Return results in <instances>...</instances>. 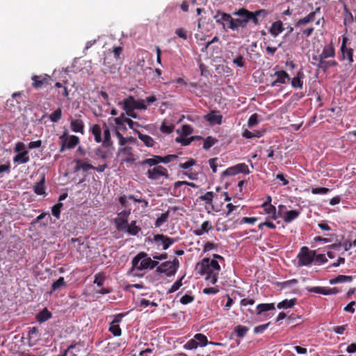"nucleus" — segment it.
I'll list each match as a JSON object with an SVG mask.
<instances>
[{
    "instance_id": "f03ea898",
    "label": "nucleus",
    "mask_w": 356,
    "mask_h": 356,
    "mask_svg": "<svg viewBox=\"0 0 356 356\" xmlns=\"http://www.w3.org/2000/svg\"><path fill=\"white\" fill-rule=\"evenodd\" d=\"M131 264L132 269H136L138 270L153 269L159 264L158 261L152 259L145 252H140L137 254L133 258Z\"/></svg>"
},
{
    "instance_id": "7c9ffc66",
    "label": "nucleus",
    "mask_w": 356,
    "mask_h": 356,
    "mask_svg": "<svg viewBox=\"0 0 356 356\" xmlns=\"http://www.w3.org/2000/svg\"><path fill=\"white\" fill-rule=\"evenodd\" d=\"M212 225L209 221H204L202 223L200 229L194 231L196 236H202L204 233H207L209 230L213 229Z\"/></svg>"
},
{
    "instance_id": "4be33fe9",
    "label": "nucleus",
    "mask_w": 356,
    "mask_h": 356,
    "mask_svg": "<svg viewBox=\"0 0 356 356\" xmlns=\"http://www.w3.org/2000/svg\"><path fill=\"white\" fill-rule=\"evenodd\" d=\"M70 128L74 132L83 134L84 129V123L81 119L72 120L70 122Z\"/></svg>"
},
{
    "instance_id": "20e7f679",
    "label": "nucleus",
    "mask_w": 356,
    "mask_h": 356,
    "mask_svg": "<svg viewBox=\"0 0 356 356\" xmlns=\"http://www.w3.org/2000/svg\"><path fill=\"white\" fill-rule=\"evenodd\" d=\"M130 213V210H124L118 213L117 217L114 218L113 221L118 231L125 232L127 225L129 224L128 218Z\"/></svg>"
},
{
    "instance_id": "2eb2a0df",
    "label": "nucleus",
    "mask_w": 356,
    "mask_h": 356,
    "mask_svg": "<svg viewBox=\"0 0 356 356\" xmlns=\"http://www.w3.org/2000/svg\"><path fill=\"white\" fill-rule=\"evenodd\" d=\"M346 38H343L341 46V51L343 59L348 60L349 63L353 62V51L351 48H347L346 46Z\"/></svg>"
},
{
    "instance_id": "dca6fc26",
    "label": "nucleus",
    "mask_w": 356,
    "mask_h": 356,
    "mask_svg": "<svg viewBox=\"0 0 356 356\" xmlns=\"http://www.w3.org/2000/svg\"><path fill=\"white\" fill-rule=\"evenodd\" d=\"M320 7H318L315 9L314 12L310 13L306 17L300 19L296 23V26H300L302 25L312 22L315 19V17L317 13L320 12Z\"/></svg>"
},
{
    "instance_id": "774afa93",
    "label": "nucleus",
    "mask_w": 356,
    "mask_h": 356,
    "mask_svg": "<svg viewBox=\"0 0 356 356\" xmlns=\"http://www.w3.org/2000/svg\"><path fill=\"white\" fill-rule=\"evenodd\" d=\"M254 13L260 19V20L266 18L269 14V12L265 9L257 10L254 11Z\"/></svg>"
},
{
    "instance_id": "ddd939ff",
    "label": "nucleus",
    "mask_w": 356,
    "mask_h": 356,
    "mask_svg": "<svg viewBox=\"0 0 356 356\" xmlns=\"http://www.w3.org/2000/svg\"><path fill=\"white\" fill-rule=\"evenodd\" d=\"M321 59L323 62H327L328 58H333L335 56V49L332 43L326 45L323 49L322 52L320 54Z\"/></svg>"
},
{
    "instance_id": "338daca9",
    "label": "nucleus",
    "mask_w": 356,
    "mask_h": 356,
    "mask_svg": "<svg viewBox=\"0 0 356 356\" xmlns=\"http://www.w3.org/2000/svg\"><path fill=\"white\" fill-rule=\"evenodd\" d=\"M127 314V313H120L114 315L113 320L110 323L118 325V323H120L122 321L123 317L125 316Z\"/></svg>"
},
{
    "instance_id": "4c0bfd02",
    "label": "nucleus",
    "mask_w": 356,
    "mask_h": 356,
    "mask_svg": "<svg viewBox=\"0 0 356 356\" xmlns=\"http://www.w3.org/2000/svg\"><path fill=\"white\" fill-rule=\"evenodd\" d=\"M297 300L292 298L291 300L285 299L279 302L277 305L278 309H288L292 308L296 304Z\"/></svg>"
},
{
    "instance_id": "bf43d9fd",
    "label": "nucleus",
    "mask_w": 356,
    "mask_h": 356,
    "mask_svg": "<svg viewBox=\"0 0 356 356\" xmlns=\"http://www.w3.org/2000/svg\"><path fill=\"white\" fill-rule=\"evenodd\" d=\"M258 124V115L257 113L252 114L248 121L249 127H252Z\"/></svg>"
},
{
    "instance_id": "2f4dec72",
    "label": "nucleus",
    "mask_w": 356,
    "mask_h": 356,
    "mask_svg": "<svg viewBox=\"0 0 356 356\" xmlns=\"http://www.w3.org/2000/svg\"><path fill=\"white\" fill-rule=\"evenodd\" d=\"M140 231L141 228L136 225V220H133L130 224H128L125 229V232L131 236H136Z\"/></svg>"
},
{
    "instance_id": "0e129e2a",
    "label": "nucleus",
    "mask_w": 356,
    "mask_h": 356,
    "mask_svg": "<svg viewBox=\"0 0 356 356\" xmlns=\"http://www.w3.org/2000/svg\"><path fill=\"white\" fill-rule=\"evenodd\" d=\"M233 63L239 67H243L245 66L243 56L241 55H238L233 60Z\"/></svg>"
},
{
    "instance_id": "5fc2aeb1",
    "label": "nucleus",
    "mask_w": 356,
    "mask_h": 356,
    "mask_svg": "<svg viewBox=\"0 0 356 356\" xmlns=\"http://www.w3.org/2000/svg\"><path fill=\"white\" fill-rule=\"evenodd\" d=\"M198 347L197 343H196L194 337L189 341H188L186 344L184 346V348L186 350H193L196 349Z\"/></svg>"
},
{
    "instance_id": "37998d69",
    "label": "nucleus",
    "mask_w": 356,
    "mask_h": 356,
    "mask_svg": "<svg viewBox=\"0 0 356 356\" xmlns=\"http://www.w3.org/2000/svg\"><path fill=\"white\" fill-rule=\"evenodd\" d=\"M215 196V193L212 191L207 192L204 195H201L199 199L202 201H204L206 204L209 205L213 204V198Z\"/></svg>"
},
{
    "instance_id": "e433bc0d",
    "label": "nucleus",
    "mask_w": 356,
    "mask_h": 356,
    "mask_svg": "<svg viewBox=\"0 0 356 356\" xmlns=\"http://www.w3.org/2000/svg\"><path fill=\"white\" fill-rule=\"evenodd\" d=\"M91 132L95 137L96 143H101L102 141V129L99 124H94L91 127Z\"/></svg>"
},
{
    "instance_id": "6ab92c4d",
    "label": "nucleus",
    "mask_w": 356,
    "mask_h": 356,
    "mask_svg": "<svg viewBox=\"0 0 356 356\" xmlns=\"http://www.w3.org/2000/svg\"><path fill=\"white\" fill-rule=\"evenodd\" d=\"M136 99L133 96L124 99L122 102H120L119 104L122 106L123 110L132 111L135 110Z\"/></svg>"
},
{
    "instance_id": "a18cd8bd",
    "label": "nucleus",
    "mask_w": 356,
    "mask_h": 356,
    "mask_svg": "<svg viewBox=\"0 0 356 356\" xmlns=\"http://www.w3.org/2000/svg\"><path fill=\"white\" fill-rule=\"evenodd\" d=\"M170 212L169 211H165V213H162L161 216H159L156 222H155V227H161L164 222H165L169 218Z\"/></svg>"
},
{
    "instance_id": "aec40b11",
    "label": "nucleus",
    "mask_w": 356,
    "mask_h": 356,
    "mask_svg": "<svg viewBox=\"0 0 356 356\" xmlns=\"http://www.w3.org/2000/svg\"><path fill=\"white\" fill-rule=\"evenodd\" d=\"M284 31L283 23L282 21L278 20L273 22L269 29V33L274 37H277L280 33Z\"/></svg>"
},
{
    "instance_id": "4d7b16f0",
    "label": "nucleus",
    "mask_w": 356,
    "mask_h": 356,
    "mask_svg": "<svg viewBox=\"0 0 356 356\" xmlns=\"http://www.w3.org/2000/svg\"><path fill=\"white\" fill-rule=\"evenodd\" d=\"M174 125H167L165 122H163L161 126L160 130L162 133L165 134H170L174 130Z\"/></svg>"
},
{
    "instance_id": "79ce46f5",
    "label": "nucleus",
    "mask_w": 356,
    "mask_h": 356,
    "mask_svg": "<svg viewBox=\"0 0 356 356\" xmlns=\"http://www.w3.org/2000/svg\"><path fill=\"white\" fill-rule=\"evenodd\" d=\"M62 118V109L61 108H58L56 109L53 113H51L49 115V118L50 119L51 122L54 123L58 122Z\"/></svg>"
},
{
    "instance_id": "49530a36",
    "label": "nucleus",
    "mask_w": 356,
    "mask_h": 356,
    "mask_svg": "<svg viewBox=\"0 0 356 356\" xmlns=\"http://www.w3.org/2000/svg\"><path fill=\"white\" fill-rule=\"evenodd\" d=\"M108 331L111 332L114 337H120L122 334V330L118 324L110 323Z\"/></svg>"
},
{
    "instance_id": "72a5a7b5",
    "label": "nucleus",
    "mask_w": 356,
    "mask_h": 356,
    "mask_svg": "<svg viewBox=\"0 0 356 356\" xmlns=\"http://www.w3.org/2000/svg\"><path fill=\"white\" fill-rule=\"evenodd\" d=\"M138 138L140 140L143 142L145 146L148 147H152L154 145V140L149 136L143 134L140 131H137Z\"/></svg>"
},
{
    "instance_id": "f8f14e48",
    "label": "nucleus",
    "mask_w": 356,
    "mask_h": 356,
    "mask_svg": "<svg viewBox=\"0 0 356 356\" xmlns=\"http://www.w3.org/2000/svg\"><path fill=\"white\" fill-rule=\"evenodd\" d=\"M261 207L263 208L264 211L268 216L267 220H276L279 216H281L280 212L277 213L276 208L274 205H269L267 204H262Z\"/></svg>"
},
{
    "instance_id": "052dcab7",
    "label": "nucleus",
    "mask_w": 356,
    "mask_h": 356,
    "mask_svg": "<svg viewBox=\"0 0 356 356\" xmlns=\"http://www.w3.org/2000/svg\"><path fill=\"white\" fill-rule=\"evenodd\" d=\"M270 324V322H268L266 324H263V325H260L254 327V332L255 334L263 333L268 327Z\"/></svg>"
},
{
    "instance_id": "39448f33",
    "label": "nucleus",
    "mask_w": 356,
    "mask_h": 356,
    "mask_svg": "<svg viewBox=\"0 0 356 356\" xmlns=\"http://www.w3.org/2000/svg\"><path fill=\"white\" fill-rule=\"evenodd\" d=\"M148 179L151 180H157L161 177L168 178V170L162 165H157L149 168L146 173Z\"/></svg>"
},
{
    "instance_id": "a211bd4d",
    "label": "nucleus",
    "mask_w": 356,
    "mask_h": 356,
    "mask_svg": "<svg viewBox=\"0 0 356 356\" xmlns=\"http://www.w3.org/2000/svg\"><path fill=\"white\" fill-rule=\"evenodd\" d=\"M205 119L211 124H221L222 115L217 114L216 111H213L205 115Z\"/></svg>"
},
{
    "instance_id": "a878e982",
    "label": "nucleus",
    "mask_w": 356,
    "mask_h": 356,
    "mask_svg": "<svg viewBox=\"0 0 356 356\" xmlns=\"http://www.w3.org/2000/svg\"><path fill=\"white\" fill-rule=\"evenodd\" d=\"M300 215V211L297 210H291L285 212L283 216V220L285 223H290L296 219Z\"/></svg>"
},
{
    "instance_id": "c03bdc74",
    "label": "nucleus",
    "mask_w": 356,
    "mask_h": 356,
    "mask_svg": "<svg viewBox=\"0 0 356 356\" xmlns=\"http://www.w3.org/2000/svg\"><path fill=\"white\" fill-rule=\"evenodd\" d=\"M235 168L237 174L243 173L244 175H249L250 173L248 166L244 163L235 165Z\"/></svg>"
},
{
    "instance_id": "3c124183",
    "label": "nucleus",
    "mask_w": 356,
    "mask_h": 356,
    "mask_svg": "<svg viewBox=\"0 0 356 356\" xmlns=\"http://www.w3.org/2000/svg\"><path fill=\"white\" fill-rule=\"evenodd\" d=\"M177 158L176 154H168L165 156H159V158H157L160 163H168L175 161Z\"/></svg>"
},
{
    "instance_id": "de8ad7c7",
    "label": "nucleus",
    "mask_w": 356,
    "mask_h": 356,
    "mask_svg": "<svg viewBox=\"0 0 356 356\" xmlns=\"http://www.w3.org/2000/svg\"><path fill=\"white\" fill-rule=\"evenodd\" d=\"M217 139L211 137V136H208L204 141V144H203V148L206 150H208L213 145H214L216 144V143H217Z\"/></svg>"
},
{
    "instance_id": "cd10ccee",
    "label": "nucleus",
    "mask_w": 356,
    "mask_h": 356,
    "mask_svg": "<svg viewBox=\"0 0 356 356\" xmlns=\"http://www.w3.org/2000/svg\"><path fill=\"white\" fill-rule=\"evenodd\" d=\"M44 182L45 176L44 175H42L41 179L38 182H37L33 187V191L35 193L40 195L45 193Z\"/></svg>"
},
{
    "instance_id": "393cba45",
    "label": "nucleus",
    "mask_w": 356,
    "mask_h": 356,
    "mask_svg": "<svg viewBox=\"0 0 356 356\" xmlns=\"http://www.w3.org/2000/svg\"><path fill=\"white\" fill-rule=\"evenodd\" d=\"M194 339H195L196 343H197L198 346L204 347L206 346L208 343H211L213 345H218V343L209 342L207 337L201 333H198L195 334Z\"/></svg>"
},
{
    "instance_id": "c85d7f7f",
    "label": "nucleus",
    "mask_w": 356,
    "mask_h": 356,
    "mask_svg": "<svg viewBox=\"0 0 356 356\" xmlns=\"http://www.w3.org/2000/svg\"><path fill=\"white\" fill-rule=\"evenodd\" d=\"M213 18L216 19L217 23L222 24L223 28L225 29L227 24L225 23V21H227L229 19V14L218 11L217 13L213 16Z\"/></svg>"
},
{
    "instance_id": "b1692460",
    "label": "nucleus",
    "mask_w": 356,
    "mask_h": 356,
    "mask_svg": "<svg viewBox=\"0 0 356 356\" xmlns=\"http://www.w3.org/2000/svg\"><path fill=\"white\" fill-rule=\"evenodd\" d=\"M247 24L246 17L234 18V21L230 24V29L237 30L239 27L245 28Z\"/></svg>"
},
{
    "instance_id": "6e6552de",
    "label": "nucleus",
    "mask_w": 356,
    "mask_h": 356,
    "mask_svg": "<svg viewBox=\"0 0 356 356\" xmlns=\"http://www.w3.org/2000/svg\"><path fill=\"white\" fill-rule=\"evenodd\" d=\"M234 15H237L241 17H246L247 24L252 21L256 26L259 25L260 19L256 15L254 12L250 11L246 8H240L237 11L234 13Z\"/></svg>"
},
{
    "instance_id": "603ef678",
    "label": "nucleus",
    "mask_w": 356,
    "mask_h": 356,
    "mask_svg": "<svg viewBox=\"0 0 356 356\" xmlns=\"http://www.w3.org/2000/svg\"><path fill=\"white\" fill-rule=\"evenodd\" d=\"M184 275L182 276L179 280H177L168 290V293H172L177 291L181 286H182V280L184 279Z\"/></svg>"
},
{
    "instance_id": "423d86ee",
    "label": "nucleus",
    "mask_w": 356,
    "mask_h": 356,
    "mask_svg": "<svg viewBox=\"0 0 356 356\" xmlns=\"http://www.w3.org/2000/svg\"><path fill=\"white\" fill-rule=\"evenodd\" d=\"M312 60V64L318 69L321 70L323 72H326L329 68L335 67L338 65L337 62L334 60H327V62L322 61L320 54L313 55Z\"/></svg>"
},
{
    "instance_id": "e2e57ef3",
    "label": "nucleus",
    "mask_w": 356,
    "mask_h": 356,
    "mask_svg": "<svg viewBox=\"0 0 356 356\" xmlns=\"http://www.w3.org/2000/svg\"><path fill=\"white\" fill-rule=\"evenodd\" d=\"M330 191V189L325 187H319V188H312V193L313 194H327Z\"/></svg>"
},
{
    "instance_id": "680f3d73",
    "label": "nucleus",
    "mask_w": 356,
    "mask_h": 356,
    "mask_svg": "<svg viewBox=\"0 0 356 356\" xmlns=\"http://www.w3.org/2000/svg\"><path fill=\"white\" fill-rule=\"evenodd\" d=\"M196 163V161L194 159H189L186 162L180 163L179 167L182 169H188Z\"/></svg>"
},
{
    "instance_id": "f704fd0d",
    "label": "nucleus",
    "mask_w": 356,
    "mask_h": 356,
    "mask_svg": "<svg viewBox=\"0 0 356 356\" xmlns=\"http://www.w3.org/2000/svg\"><path fill=\"white\" fill-rule=\"evenodd\" d=\"M353 280V276L339 275L335 278L330 280L331 284H335L337 283L350 282Z\"/></svg>"
},
{
    "instance_id": "473e14b6",
    "label": "nucleus",
    "mask_w": 356,
    "mask_h": 356,
    "mask_svg": "<svg viewBox=\"0 0 356 356\" xmlns=\"http://www.w3.org/2000/svg\"><path fill=\"white\" fill-rule=\"evenodd\" d=\"M275 304L274 303H261L259 304L257 306V315H260L263 312H268L270 310L275 309Z\"/></svg>"
},
{
    "instance_id": "864d4df0",
    "label": "nucleus",
    "mask_w": 356,
    "mask_h": 356,
    "mask_svg": "<svg viewBox=\"0 0 356 356\" xmlns=\"http://www.w3.org/2000/svg\"><path fill=\"white\" fill-rule=\"evenodd\" d=\"M124 122L127 123L129 125V127L132 129L135 133L137 134V131H138L136 128L140 127V124L137 122H134L130 118H124Z\"/></svg>"
},
{
    "instance_id": "f3484780",
    "label": "nucleus",
    "mask_w": 356,
    "mask_h": 356,
    "mask_svg": "<svg viewBox=\"0 0 356 356\" xmlns=\"http://www.w3.org/2000/svg\"><path fill=\"white\" fill-rule=\"evenodd\" d=\"M74 163L76 165L74 168V172H76L81 170L84 171H88V170H92V168H95V166L89 163L88 161H83L80 159H75Z\"/></svg>"
},
{
    "instance_id": "c9c22d12",
    "label": "nucleus",
    "mask_w": 356,
    "mask_h": 356,
    "mask_svg": "<svg viewBox=\"0 0 356 356\" xmlns=\"http://www.w3.org/2000/svg\"><path fill=\"white\" fill-rule=\"evenodd\" d=\"M65 143H67V149H73L79 144V138L74 135L68 137L66 133Z\"/></svg>"
},
{
    "instance_id": "13d9d810",
    "label": "nucleus",
    "mask_w": 356,
    "mask_h": 356,
    "mask_svg": "<svg viewBox=\"0 0 356 356\" xmlns=\"http://www.w3.org/2000/svg\"><path fill=\"white\" fill-rule=\"evenodd\" d=\"M307 289L310 293H315L325 295V287L314 286V287L307 288Z\"/></svg>"
},
{
    "instance_id": "f257e3e1",
    "label": "nucleus",
    "mask_w": 356,
    "mask_h": 356,
    "mask_svg": "<svg viewBox=\"0 0 356 356\" xmlns=\"http://www.w3.org/2000/svg\"><path fill=\"white\" fill-rule=\"evenodd\" d=\"M195 269L198 270L200 275H206L205 280L211 284L217 283L220 266L216 260L204 258L197 264Z\"/></svg>"
},
{
    "instance_id": "9d476101",
    "label": "nucleus",
    "mask_w": 356,
    "mask_h": 356,
    "mask_svg": "<svg viewBox=\"0 0 356 356\" xmlns=\"http://www.w3.org/2000/svg\"><path fill=\"white\" fill-rule=\"evenodd\" d=\"M156 272L164 273L167 277H171L175 274V268H173L170 261L163 262L160 266L158 265Z\"/></svg>"
},
{
    "instance_id": "58836bf2",
    "label": "nucleus",
    "mask_w": 356,
    "mask_h": 356,
    "mask_svg": "<svg viewBox=\"0 0 356 356\" xmlns=\"http://www.w3.org/2000/svg\"><path fill=\"white\" fill-rule=\"evenodd\" d=\"M157 158H159V155H153L152 158L146 159L140 162L141 165H149L150 167L157 166L160 163V161Z\"/></svg>"
},
{
    "instance_id": "5701e85b",
    "label": "nucleus",
    "mask_w": 356,
    "mask_h": 356,
    "mask_svg": "<svg viewBox=\"0 0 356 356\" xmlns=\"http://www.w3.org/2000/svg\"><path fill=\"white\" fill-rule=\"evenodd\" d=\"M104 140L102 141V146L105 147H110L113 144L111 138L110 129L106 124H104Z\"/></svg>"
},
{
    "instance_id": "09e8293b",
    "label": "nucleus",
    "mask_w": 356,
    "mask_h": 356,
    "mask_svg": "<svg viewBox=\"0 0 356 356\" xmlns=\"http://www.w3.org/2000/svg\"><path fill=\"white\" fill-rule=\"evenodd\" d=\"M298 284V280L292 279L282 282H277V285L280 286L281 289L289 288Z\"/></svg>"
},
{
    "instance_id": "69168bd1",
    "label": "nucleus",
    "mask_w": 356,
    "mask_h": 356,
    "mask_svg": "<svg viewBox=\"0 0 356 356\" xmlns=\"http://www.w3.org/2000/svg\"><path fill=\"white\" fill-rule=\"evenodd\" d=\"M194 300V296L185 294L180 299V302L183 305H187L192 302Z\"/></svg>"
},
{
    "instance_id": "a19ab883",
    "label": "nucleus",
    "mask_w": 356,
    "mask_h": 356,
    "mask_svg": "<svg viewBox=\"0 0 356 356\" xmlns=\"http://www.w3.org/2000/svg\"><path fill=\"white\" fill-rule=\"evenodd\" d=\"M66 282L63 277H60L57 280L54 281L51 284V290L50 293L58 290V289L65 286Z\"/></svg>"
},
{
    "instance_id": "6e6d98bb",
    "label": "nucleus",
    "mask_w": 356,
    "mask_h": 356,
    "mask_svg": "<svg viewBox=\"0 0 356 356\" xmlns=\"http://www.w3.org/2000/svg\"><path fill=\"white\" fill-rule=\"evenodd\" d=\"M104 280L105 276L103 273H97L95 276L94 284H97L98 286H103Z\"/></svg>"
},
{
    "instance_id": "9b49d317",
    "label": "nucleus",
    "mask_w": 356,
    "mask_h": 356,
    "mask_svg": "<svg viewBox=\"0 0 356 356\" xmlns=\"http://www.w3.org/2000/svg\"><path fill=\"white\" fill-rule=\"evenodd\" d=\"M273 76H276L277 79L271 83L272 87L277 86L278 83L285 84L287 81L291 79L289 75L284 70L277 71Z\"/></svg>"
},
{
    "instance_id": "bb28decb",
    "label": "nucleus",
    "mask_w": 356,
    "mask_h": 356,
    "mask_svg": "<svg viewBox=\"0 0 356 356\" xmlns=\"http://www.w3.org/2000/svg\"><path fill=\"white\" fill-rule=\"evenodd\" d=\"M304 74L302 71H298L296 76H294L291 80V86L294 88H302L303 86V81L302 79L303 78Z\"/></svg>"
},
{
    "instance_id": "7ed1b4c3",
    "label": "nucleus",
    "mask_w": 356,
    "mask_h": 356,
    "mask_svg": "<svg viewBox=\"0 0 356 356\" xmlns=\"http://www.w3.org/2000/svg\"><path fill=\"white\" fill-rule=\"evenodd\" d=\"M315 251L310 250L308 247L303 246L300 248L297 258L298 259L299 266H307L310 265L314 261Z\"/></svg>"
},
{
    "instance_id": "412c9836",
    "label": "nucleus",
    "mask_w": 356,
    "mask_h": 356,
    "mask_svg": "<svg viewBox=\"0 0 356 356\" xmlns=\"http://www.w3.org/2000/svg\"><path fill=\"white\" fill-rule=\"evenodd\" d=\"M30 158L28 151H22L19 152L13 157V162L18 164L26 163L29 161Z\"/></svg>"
},
{
    "instance_id": "1a4fd4ad",
    "label": "nucleus",
    "mask_w": 356,
    "mask_h": 356,
    "mask_svg": "<svg viewBox=\"0 0 356 356\" xmlns=\"http://www.w3.org/2000/svg\"><path fill=\"white\" fill-rule=\"evenodd\" d=\"M32 86L35 89H40L50 84L51 76L47 74L33 75L31 77Z\"/></svg>"
},
{
    "instance_id": "4468645a",
    "label": "nucleus",
    "mask_w": 356,
    "mask_h": 356,
    "mask_svg": "<svg viewBox=\"0 0 356 356\" xmlns=\"http://www.w3.org/2000/svg\"><path fill=\"white\" fill-rule=\"evenodd\" d=\"M154 241L155 242L162 241L163 250H167L171 245H172L175 242V240L174 238L159 234L154 236Z\"/></svg>"
},
{
    "instance_id": "ea45409f",
    "label": "nucleus",
    "mask_w": 356,
    "mask_h": 356,
    "mask_svg": "<svg viewBox=\"0 0 356 356\" xmlns=\"http://www.w3.org/2000/svg\"><path fill=\"white\" fill-rule=\"evenodd\" d=\"M248 330L249 328L248 327L238 325L234 327V332L237 337L243 338L246 335Z\"/></svg>"
},
{
    "instance_id": "8fccbe9b",
    "label": "nucleus",
    "mask_w": 356,
    "mask_h": 356,
    "mask_svg": "<svg viewBox=\"0 0 356 356\" xmlns=\"http://www.w3.org/2000/svg\"><path fill=\"white\" fill-rule=\"evenodd\" d=\"M63 207V204L58 202L51 207L52 215L57 219L60 218V209Z\"/></svg>"
},
{
    "instance_id": "c756f323",
    "label": "nucleus",
    "mask_w": 356,
    "mask_h": 356,
    "mask_svg": "<svg viewBox=\"0 0 356 356\" xmlns=\"http://www.w3.org/2000/svg\"><path fill=\"white\" fill-rule=\"evenodd\" d=\"M52 314L47 309L44 308L36 315V320L39 323H43L50 319Z\"/></svg>"
},
{
    "instance_id": "0eeeda50",
    "label": "nucleus",
    "mask_w": 356,
    "mask_h": 356,
    "mask_svg": "<svg viewBox=\"0 0 356 356\" xmlns=\"http://www.w3.org/2000/svg\"><path fill=\"white\" fill-rule=\"evenodd\" d=\"M118 154L122 163H133L136 161L134 149L131 147L126 146L120 148Z\"/></svg>"
}]
</instances>
